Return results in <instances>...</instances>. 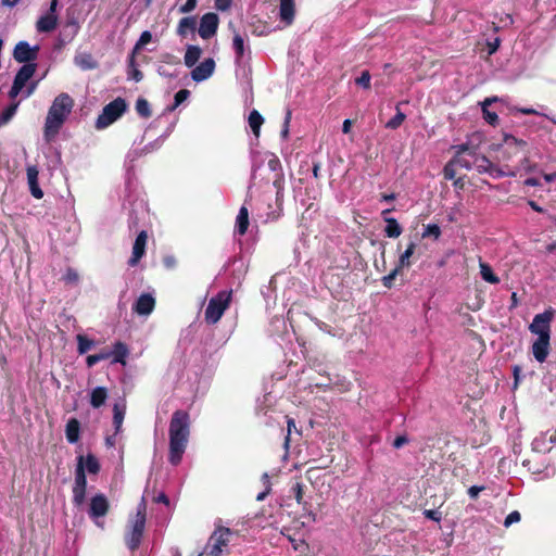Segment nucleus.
I'll return each instance as SVG.
<instances>
[{"instance_id":"39448f33","label":"nucleus","mask_w":556,"mask_h":556,"mask_svg":"<svg viewBox=\"0 0 556 556\" xmlns=\"http://www.w3.org/2000/svg\"><path fill=\"white\" fill-rule=\"evenodd\" d=\"M110 510V502L108 497L102 493H97L91 496L88 504V516L93 521V523L100 528H104L103 518L108 515Z\"/></svg>"},{"instance_id":"49530a36","label":"nucleus","mask_w":556,"mask_h":556,"mask_svg":"<svg viewBox=\"0 0 556 556\" xmlns=\"http://www.w3.org/2000/svg\"><path fill=\"white\" fill-rule=\"evenodd\" d=\"M265 159L267 161V166L271 172H279L281 169V164L279 159L273 153H266Z\"/></svg>"},{"instance_id":"f704fd0d","label":"nucleus","mask_w":556,"mask_h":556,"mask_svg":"<svg viewBox=\"0 0 556 556\" xmlns=\"http://www.w3.org/2000/svg\"><path fill=\"white\" fill-rule=\"evenodd\" d=\"M76 341H77V352L80 355L86 354L96 344V342L92 339H89L87 336L81 334V333L76 336Z\"/></svg>"},{"instance_id":"f03ea898","label":"nucleus","mask_w":556,"mask_h":556,"mask_svg":"<svg viewBox=\"0 0 556 556\" xmlns=\"http://www.w3.org/2000/svg\"><path fill=\"white\" fill-rule=\"evenodd\" d=\"M73 106L74 101L67 93H61L53 100L43 128V138L48 143L56 137Z\"/></svg>"},{"instance_id":"4c0bfd02","label":"nucleus","mask_w":556,"mask_h":556,"mask_svg":"<svg viewBox=\"0 0 556 556\" xmlns=\"http://www.w3.org/2000/svg\"><path fill=\"white\" fill-rule=\"evenodd\" d=\"M232 47H233V50L236 53V60H237V62H239L244 55L245 42H244L243 37L238 33H236L233 36Z\"/></svg>"},{"instance_id":"5701e85b","label":"nucleus","mask_w":556,"mask_h":556,"mask_svg":"<svg viewBox=\"0 0 556 556\" xmlns=\"http://www.w3.org/2000/svg\"><path fill=\"white\" fill-rule=\"evenodd\" d=\"M56 25L58 15L47 12L38 18L36 29L38 33H50L55 29Z\"/></svg>"},{"instance_id":"6ab92c4d","label":"nucleus","mask_w":556,"mask_h":556,"mask_svg":"<svg viewBox=\"0 0 556 556\" xmlns=\"http://www.w3.org/2000/svg\"><path fill=\"white\" fill-rule=\"evenodd\" d=\"M155 306V300L151 294H141L134 305V311L141 316L150 315Z\"/></svg>"},{"instance_id":"a878e982","label":"nucleus","mask_w":556,"mask_h":556,"mask_svg":"<svg viewBox=\"0 0 556 556\" xmlns=\"http://www.w3.org/2000/svg\"><path fill=\"white\" fill-rule=\"evenodd\" d=\"M202 50L198 46H187L184 62L187 67H193L201 58Z\"/></svg>"},{"instance_id":"c85d7f7f","label":"nucleus","mask_w":556,"mask_h":556,"mask_svg":"<svg viewBox=\"0 0 556 556\" xmlns=\"http://www.w3.org/2000/svg\"><path fill=\"white\" fill-rule=\"evenodd\" d=\"M249 227V211L245 206H241L236 218V232L243 236Z\"/></svg>"},{"instance_id":"a211bd4d","label":"nucleus","mask_w":556,"mask_h":556,"mask_svg":"<svg viewBox=\"0 0 556 556\" xmlns=\"http://www.w3.org/2000/svg\"><path fill=\"white\" fill-rule=\"evenodd\" d=\"M148 240V235L144 230H142L136 238L134 247H132V254L129 258V265L135 266L140 261V258L143 256L146 251V244Z\"/></svg>"},{"instance_id":"2eb2a0df","label":"nucleus","mask_w":556,"mask_h":556,"mask_svg":"<svg viewBox=\"0 0 556 556\" xmlns=\"http://www.w3.org/2000/svg\"><path fill=\"white\" fill-rule=\"evenodd\" d=\"M215 71V61L212 58L205 59L191 72V78L197 81H203L210 78Z\"/></svg>"},{"instance_id":"7c9ffc66","label":"nucleus","mask_w":556,"mask_h":556,"mask_svg":"<svg viewBox=\"0 0 556 556\" xmlns=\"http://www.w3.org/2000/svg\"><path fill=\"white\" fill-rule=\"evenodd\" d=\"M108 397V391L104 387H97L90 393V404L94 408L101 407Z\"/></svg>"},{"instance_id":"f257e3e1","label":"nucleus","mask_w":556,"mask_h":556,"mask_svg":"<svg viewBox=\"0 0 556 556\" xmlns=\"http://www.w3.org/2000/svg\"><path fill=\"white\" fill-rule=\"evenodd\" d=\"M190 432V420L187 412L176 410L169 422V462L178 465L185 453Z\"/></svg>"},{"instance_id":"13d9d810","label":"nucleus","mask_w":556,"mask_h":556,"mask_svg":"<svg viewBox=\"0 0 556 556\" xmlns=\"http://www.w3.org/2000/svg\"><path fill=\"white\" fill-rule=\"evenodd\" d=\"M290 119H291V111H288L287 115H286V118H285L283 128L281 130V137L283 139H286L288 137Z\"/></svg>"},{"instance_id":"cd10ccee","label":"nucleus","mask_w":556,"mask_h":556,"mask_svg":"<svg viewBox=\"0 0 556 556\" xmlns=\"http://www.w3.org/2000/svg\"><path fill=\"white\" fill-rule=\"evenodd\" d=\"M497 100H498L497 97H492V98L484 99V101L481 103L483 118L490 125H496L497 122H498V116H497V114L495 112H491L488 109V106L491 105L492 103L496 102Z\"/></svg>"},{"instance_id":"c03bdc74","label":"nucleus","mask_w":556,"mask_h":556,"mask_svg":"<svg viewBox=\"0 0 556 556\" xmlns=\"http://www.w3.org/2000/svg\"><path fill=\"white\" fill-rule=\"evenodd\" d=\"M396 114L394 117H392L387 124L386 127L389 129H396L399 128L402 123L405 121L406 115L400 111L399 105L396 106Z\"/></svg>"},{"instance_id":"de8ad7c7","label":"nucleus","mask_w":556,"mask_h":556,"mask_svg":"<svg viewBox=\"0 0 556 556\" xmlns=\"http://www.w3.org/2000/svg\"><path fill=\"white\" fill-rule=\"evenodd\" d=\"M440 236H441V229L435 224L427 225L422 232V238L433 237L434 239H438Z\"/></svg>"},{"instance_id":"6e6552de","label":"nucleus","mask_w":556,"mask_h":556,"mask_svg":"<svg viewBox=\"0 0 556 556\" xmlns=\"http://www.w3.org/2000/svg\"><path fill=\"white\" fill-rule=\"evenodd\" d=\"M554 317L552 309H546L541 314H536L529 326L531 333L536 338L551 339V324Z\"/></svg>"},{"instance_id":"0eeeda50","label":"nucleus","mask_w":556,"mask_h":556,"mask_svg":"<svg viewBox=\"0 0 556 556\" xmlns=\"http://www.w3.org/2000/svg\"><path fill=\"white\" fill-rule=\"evenodd\" d=\"M231 531L227 528H219L213 532L206 543L203 553L199 556H220L229 543Z\"/></svg>"},{"instance_id":"dca6fc26","label":"nucleus","mask_w":556,"mask_h":556,"mask_svg":"<svg viewBox=\"0 0 556 556\" xmlns=\"http://www.w3.org/2000/svg\"><path fill=\"white\" fill-rule=\"evenodd\" d=\"M38 48H31L28 42L20 41L13 51L14 59L20 63H28L36 59Z\"/></svg>"},{"instance_id":"9b49d317","label":"nucleus","mask_w":556,"mask_h":556,"mask_svg":"<svg viewBox=\"0 0 556 556\" xmlns=\"http://www.w3.org/2000/svg\"><path fill=\"white\" fill-rule=\"evenodd\" d=\"M36 71V65L33 63L24 64L17 74L15 75L13 85L11 87V90L9 92L11 98L17 97L23 88L26 86L28 80L33 77Z\"/></svg>"},{"instance_id":"7ed1b4c3","label":"nucleus","mask_w":556,"mask_h":556,"mask_svg":"<svg viewBox=\"0 0 556 556\" xmlns=\"http://www.w3.org/2000/svg\"><path fill=\"white\" fill-rule=\"evenodd\" d=\"M146 513L147 504L142 497L137 506L136 514L129 517L125 532V543L130 551L137 549L141 543L147 520Z\"/></svg>"},{"instance_id":"aec40b11","label":"nucleus","mask_w":556,"mask_h":556,"mask_svg":"<svg viewBox=\"0 0 556 556\" xmlns=\"http://www.w3.org/2000/svg\"><path fill=\"white\" fill-rule=\"evenodd\" d=\"M26 174H27V182H28V187H29L31 195L36 199H41L43 197V192L39 187V182H38L39 170H38L37 166H35V165L27 166Z\"/></svg>"},{"instance_id":"58836bf2","label":"nucleus","mask_w":556,"mask_h":556,"mask_svg":"<svg viewBox=\"0 0 556 556\" xmlns=\"http://www.w3.org/2000/svg\"><path fill=\"white\" fill-rule=\"evenodd\" d=\"M128 78L135 81L142 79V73L137 67L136 55L134 54H130L128 58Z\"/></svg>"},{"instance_id":"4468645a","label":"nucleus","mask_w":556,"mask_h":556,"mask_svg":"<svg viewBox=\"0 0 556 556\" xmlns=\"http://www.w3.org/2000/svg\"><path fill=\"white\" fill-rule=\"evenodd\" d=\"M556 445V430L553 433L541 432L532 441V451L538 453H546Z\"/></svg>"},{"instance_id":"a18cd8bd","label":"nucleus","mask_w":556,"mask_h":556,"mask_svg":"<svg viewBox=\"0 0 556 556\" xmlns=\"http://www.w3.org/2000/svg\"><path fill=\"white\" fill-rule=\"evenodd\" d=\"M136 111L142 117H149L151 115L150 104L143 99L139 98L136 102Z\"/></svg>"},{"instance_id":"1a4fd4ad","label":"nucleus","mask_w":556,"mask_h":556,"mask_svg":"<svg viewBox=\"0 0 556 556\" xmlns=\"http://www.w3.org/2000/svg\"><path fill=\"white\" fill-rule=\"evenodd\" d=\"M86 489L87 479L84 472L83 456H80L75 470V482L73 486V503L75 506L80 507L85 503Z\"/></svg>"},{"instance_id":"20e7f679","label":"nucleus","mask_w":556,"mask_h":556,"mask_svg":"<svg viewBox=\"0 0 556 556\" xmlns=\"http://www.w3.org/2000/svg\"><path fill=\"white\" fill-rule=\"evenodd\" d=\"M231 300V291H220L213 296L205 309V320L208 324H216L228 308Z\"/></svg>"},{"instance_id":"09e8293b","label":"nucleus","mask_w":556,"mask_h":556,"mask_svg":"<svg viewBox=\"0 0 556 556\" xmlns=\"http://www.w3.org/2000/svg\"><path fill=\"white\" fill-rule=\"evenodd\" d=\"M456 167H458V164H454V159L445 165L443 170L445 179L452 180L455 178Z\"/></svg>"},{"instance_id":"bb28decb","label":"nucleus","mask_w":556,"mask_h":556,"mask_svg":"<svg viewBox=\"0 0 556 556\" xmlns=\"http://www.w3.org/2000/svg\"><path fill=\"white\" fill-rule=\"evenodd\" d=\"M197 27V21L193 16L182 17L177 26V34L180 37H187L189 33H194Z\"/></svg>"},{"instance_id":"864d4df0","label":"nucleus","mask_w":556,"mask_h":556,"mask_svg":"<svg viewBox=\"0 0 556 556\" xmlns=\"http://www.w3.org/2000/svg\"><path fill=\"white\" fill-rule=\"evenodd\" d=\"M520 518H521V516H520L519 511L514 510V511L509 513V514L507 515V517L505 518L504 526H505L506 528H508V527H510L513 523L519 522V521H520Z\"/></svg>"},{"instance_id":"72a5a7b5","label":"nucleus","mask_w":556,"mask_h":556,"mask_svg":"<svg viewBox=\"0 0 556 556\" xmlns=\"http://www.w3.org/2000/svg\"><path fill=\"white\" fill-rule=\"evenodd\" d=\"M75 64L81 70H92L97 63L89 53H79L74 59Z\"/></svg>"},{"instance_id":"8fccbe9b","label":"nucleus","mask_w":556,"mask_h":556,"mask_svg":"<svg viewBox=\"0 0 556 556\" xmlns=\"http://www.w3.org/2000/svg\"><path fill=\"white\" fill-rule=\"evenodd\" d=\"M402 269H400L397 266L387 276L382 278V283L387 288H391L393 285V280L396 278V276L400 274Z\"/></svg>"},{"instance_id":"69168bd1","label":"nucleus","mask_w":556,"mask_h":556,"mask_svg":"<svg viewBox=\"0 0 556 556\" xmlns=\"http://www.w3.org/2000/svg\"><path fill=\"white\" fill-rule=\"evenodd\" d=\"M270 490H271V488H270V486H268V488L264 489V491H263V492H261V493H258V494H257V496H256V501H258V502L264 501V500H265V497L269 494Z\"/></svg>"},{"instance_id":"412c9836","label":"nucleus","mask_w":556,"mask_h":556,"mask_svg":"<svg viewBox=\"0 0 556 556\" xmlns=\"http://www.w3.org/2000/svg\"><path fill=\"white\" fill-rule=\"evenodd\" d=\"M549 340L536 338L532 344V354L539 363L545 362L549 354Z\"/></svg>"},{"instance_id":"0e129e2a","label":"nucleus","mask_w":556,"mask_h":556,"mask_svg":"<svg viewBox=\"0 0 556 556\" xmlns=\"http://www.w3.org/2000/svg\"><path fill=\"white\" fill-rule=\"evenodd\" d=\"M482 490H483V486L472 485L469 488L468 494L471 498H476Z\"/></svg>"},{"instance_id":"ea45409f","label":"nucleus","mask_w":556,"mask_h":556,"mask_svg":"<svg viewBox=\"0 0 556 556\" xmlns=\"http://www.w3.org/2000/svg\"><path fill=\"white\" fill-rule=\"evenodd\" d=\"M84 472L88 471L89 473H98L100 469V465L98 459L93 455H87L83 457Z\"/></svg>"},{"instance_id":"ddd939ff","label":"nucleus","mask_w":556,"mask_h":556,"mask_svg":"<svg viewBox=\"0 0 556 556\" xmlns=\"http://www.w3.org/2000/svg\"><path fill=\"white\" fill-rule=\"evenodd\" d=\"M478 155L479 154L473 149L466 144H460L457 147L454 164H458V167L471 170L473 169V159H477Z\"/></svg>"},{"instance_id":"4be33fe9","label":"nucleus","mask_w":556,"mask_h":556,"mask_svg":"<svg viewBox=\"0 0 556 556\" xmlns=\"http://www.w3.org/2000/svg\"><path fill=\"white\" fill-rule=\"evenodd\" d=\"M295 14V2L294 0H280L279 5V17L286 26L292 24Z\"/></svg>"},{"instance_id":"c756f323","label":"nucleus","mask_w":556,"mask_h":556,"mask_svg":"<svg viewBox=\"0 0 556 556\" xmlns=\"http://www.w3.org/2000/svg\"><path fill=\"white\" fill-rule=\"evenodd\" d=\"M80 425L75 418L67 421L65 428L66 439L70 443H76L79 440Z\"/></svg>"},{"instance_id":"c9c22d12","label":"nucleus","mask_w":556,"mask_h":556,"mask_svg":"<svg viewBox=\"0 0 556 556\" xmlns=\"http://www.w3.org/2000/svg\"><path fill=\"white\" fill-rule=\"evenodd\" d=\"M479 267H480V275L484 281H486L489 283H493V285L500 282L498 277L493 273L490 265H488L486 263L480 262Z\"/></svg>"},{"instance_id":"bf43d9fd","label":"nucleus","mask_w":556,"mask_h":556,"mask_svg":"<svg viewBox=\"0 0 556 556\" xmlns=\"http://www.w3.org/2000/svg\"><path fill=\"white\" fill-rule=\"evenodd\" d=\"M424 515L431 520L440 521L441 520V514L433 509H427L424 511Z\"/></svg>"},{"instance_id":"5fc2aeb1","label":"nucleus","mask_w":556,"mask_h":556,"mask_svg":"<svg viewBox=\"0 0 556 556\" xmlns=\"http://www.w3.org/2000/svg\"><path fill=\"white\" fill-rule=\"evenodd\" d=\"M292 492L294 494V497H295V501L298 504H301L302 503V500H303V484L300 483V482H296L293 486H292Z\"/></svg>"},{"instance_id":"774afa93","label":"nucleus","mask_w":556,"mask_h":556,"mask_svg":"<svg viewBox=\"0 0 556 556\" xmlns=\"http://www.w3.org/2000/svg\"><path fill=\"white\" fill-rule=\"evenodd\" d=\"M525 185L531 186V187H536V186H540V181L536 178H527L525 180Z\"/></svg>"},{"instance_id":"37998d69","label":"nucleus","mask_w":556,"mask_h":556,"mask_svg":"<svg viewBox=\"0 0 556 556\" xmlns=\"http://www.w3.org/2000/svg\"><path fill=\"white\" fill-rule=\"evenodd\" d=\"M152 40V34L149 30H144L138 41L136 42L130 54L136 55L146 45H148Z\"/></svg>"},{"instance_id":"393cba45","label":"nucleus","mask_w":556,"mask_h":556,"mask_svg":"<svg viewBox=\"0 0 556 556\" xmlns=\"http://www.w3.org/2000/svg\"><path fill=\"white\" fill-rule=\"evenodd\" d=\"M417 244L410 241L403 253L400 254L396 266L400 269L408 268L412 265L410 257L414 255Z\"/></svg>"},{"instance_id":"680f3d73","label":"nucleus","mask_w":556,"mask_h":556,"mask_svg":"<svg viewBox=\"0 0 556 556\" xmlns=\"http://www.w3.org/2000/svg\"><path fill=\"white\" fill-rule=\"evenodd\" d=\"M407 442H408V439L405 435H400V437H396L395 440L393 441V446L395 448H400Z\"/></svg>"},{"instance_id":"423d86ee","label":"nucleus","mask_w":556,"mask_h":556,"mask_svg":"<svg viewBox=\"0 0 556 556\" xmlns=\"http://www.w3.org/2000/svg\"><path fill=\"white\" fill-rule=\"evenodd\" d=\"M126 108L127 104L124 99L117 98L113 100L103 108L102 113L97 118L96 127L98 129H103L110 126L123 115Z\"/></svg>"},{"instance_id":"2f4dec72","label":"nucleus","mask_w":556,"mask_h":556,"mask_svg":"<svg viewBox=\"0 0 556 556\" xmlns=\"http://www.w3.org/2000/svg\"><path fill=\"white\" fill-rule=\"evenodd\" d=\"M113 413V424L116 431H119L126 413V403L124 400L114 404Z\"/></svg>"},{"instance_id":"e433bc0d","label":"nucleus","mask_w":556,"mask_h":556,"mask_svg":"<svg viewBox=\"0 0 556 556\" xmlns=\"http://www.w3.org/2000/svg\"><path fill=\"white\" fill-rule=\"evenodd\" d=\"M263 123L264 118L262 115L256 110H253L249 115V125L256 137L260 136V129Z\"/></svg>"},{"instance_id":"f8f14e48","label":"nucleus","mask_w":556,"mask_h":556,"mask_svg":"<svg viewBox=\"0 0 556 556\" xmlns=\"http://www.w3.org/2000/svg\"><path fill=\"white\" fill-rule=\"evenodd\" d=\"M218 16L215 13H205L200 20L199 35L202 39H210L213 37L218 28Z\"/></svg>"},{"instance_id":"473e14b6","label":"nucleus","mask_w":556,"mask_h":556,"mask_svg":"<svg viewBox=\"0 0 556 556\" xmlns=\"http://www.w3.org/2000/svg\"><path fill=\"white\" fill-rule=\"evenodd\" d=\"M384 222L387 223L384 228V233L387 237L397 238L401 236L403 229L395 218L384 216Z\"/></svg>"},{"instance_id":"e2e57ef3","label":"nucleus","mask_w":556,"mask_h":556,"mask_svg":"<svg viewBox=\"0 0 556 556\" xmlns=\"http://www.w3.org/2000/svg\"><path fill=\"white\" fill-rule=\"evenodd\" d=\"M500 47V39L495 38L494 41L488 42L489 54H493Z\"/></svg>"},{"instance_id":"79ce46f5","label":"nucleus","mask_w":556,"mask_h":556,"mask_svg":"<svg viewBox=\"0 0 556 556\" xmlns=\"http://www.w3.org/2000/svg\"><path fill=\"white\" fill-rule=\"evenodd\" d=\"M17 106L18 103H13L2 111V113L0 114V127H2L11 121V118L16 113Z\"/></svg>"},{"instance_id":"b1692460","label":"nucleus","mask_w":556,"mask_h":556,"mask_svg":"<svg viewBox=\"0 0 556 556\" xmlns=\"http://www.w3.org/2000/svg\"><path fill=\"white\" fill-rule=\"evenodd\" d=\"M112 363H119L122 365H126V358L128 357L129 350L127 345L123 342H116L113 345V350L110 351Z\"/></svg>"},{"instance_id":"6e6d98bb","label":"nucleus","mask_w":556,"mask_h":556,"mask_svg":"<svg viewBox=\"0 0 556 556\" xmlns=\"http://www.w3.org/2000/svg\"><path fill=\"white\" fill-rule=\"evenodd\" d=\"M189 97V91L187 89H181L175 94V104L174 108L180 105L184 101H186Z\"/></svg>"},{"instance_id":"f3484780","label":"nucleus","mask_w":556,"mask_h":556,"mask_svg":"<svg viewBox=\"0 0 556 556\" xmlns=\"http://www.w3.org/2000/svg\"><path fill=\"white\" fill-rule=\"evenodd\" d=\"M473 169L479 173H489L493 176H515V170H511L509 173H504L502 170L495 169L492 163L483 155H478L477 159H473Z\"/></svg>"},{"instance_id":"603ef678","label":"nucleus","mask_w":556,"mask_h":556,"mask_svg":"<svg viewBox=\"0 0 556 556\" xmlns=\"http://www.w3.org/2000/svg\"><path fill=\"white\" fill-rule=\"evenodd\" d=\"M198 5V0H187L178 8L179 13L187 14L192 12Z\"/></svg>"},{"instance_id":"3c124183","label":"nucleus","mask_w":556,"mask_h":556,"mask_svg":"<svg viewBox=\"0 0 556 556\" xmlns=\"http://www.w3.org/2000/svg\"><path fill=\"white\" fill-rule=\"evenodd\" d=\"M370 74L367 71H364L361 76L356 79V84L365 89L370 88Z\"/></svg>"},{"instance_id":"a19ab883","label":"nucleus","mask_w":556,"mask_h":556,"mask_svg":"<svg viewBox=\"0 0 556 556\" xmlns=\"http://www.w3.org/2000/svg\"><path fill=\"white\" fill-rule=\"evenodd\" d=\"M110 357H111L110 351L103 350L98 354L88 355L86 357V364L90 368V367H93L97 363L108 359Z\"/></svg>"},{"instance_id":"4d7b16f0","label":"nucleus","mask_w":556,"mask_h":556,"mask_svg":"<svg viewBox=\"0 0 556 556\" xmlns=\"http://www.w3.org/2000/svg\"><path fill=\"white\" fill-rule=\"evenodd\" d=\"M215 8L219 11H227L232 3V0H214Z\"/></svg>"},{"instance_id":"052dcab7","label":"nucleus","mask_w":556,"mask_h":556,"mask_svg":"<svg viewBox=\"0 0 556 556\" xmlns=\"http://www.w3.org/2000/svg\"><path fill=\"white\" fill-rule=\"evenodd\" d=\"M287 424H288V434L286 435V439H285V447L286 448L289 447L291 429L295 428V422L293 419L289 418Z\"/></svg>"},{"instance_id":"338daca9","label":"nucleus","mask_w":556,"mask_h":556,"mask_svg":"<svg viewBox=\"0 0 556 556\" xmlns=\"http://www.w3.org/2000/svg\"><path fill=\"white\" fill-rule=\"evenodd\" d=\"M352 122L350 119H345L342 125V131L344 134H349L351 131Z\"/></svg>"},{"instance_id":"9d476101","label":"nucleus","mask_w":556,"mask_h":556,"mask_svg":"<svg viewBox=\"0 0 556 556\" xmlns=\"http://www.w3.org/2000/svg\"><path fill=\"white\" fill-rule=\"evenodd\" d=\"M526 147L527 143L522 140L515 138L514 136H505L502 146V161H511L517 155H522L526 160Z\"/></svg>"}]
</instances>
